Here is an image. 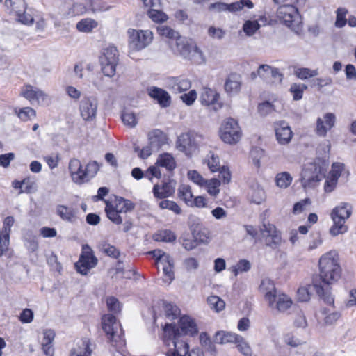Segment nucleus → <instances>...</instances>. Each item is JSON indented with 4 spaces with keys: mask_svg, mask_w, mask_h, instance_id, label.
<instances>
[{
    "mask_svg": "<svg viewBox=\"0 0 356 356\" xmlns=\"http://www.w3.org/2000/svg\"><path fill=\"white\" fill-rule=\"evenodd\" d=\"M319 277L312 280V286L316 293L328 305L334 303L330 292V285L337 282L341 276V268L339 263V257L336 251H330L319 259Z\"/></svg>",
    "mask_w": 356,
    "mask_h": 356,
    "instance_id": "obj_1",
    "label": "nucleus"
},
{
    "mask_svg": "<svg viewBox=\"0 0 356 356\" xmlns=\"http://www.w3.org/2000/svg\"><path fill=\"white\" fill-rule=\"evenodd\" d=\"M157 31L161 36H165L169 39H175V45L172 44V49L184 59L198 65L205 61L203 52L197 47L195 42L180 37L177 31L169 26H159Z\"/></svg>",
    "mask_w": 356,
    "mask_h": 356,
    "instance_id": "obj_2",
    "label": "nucleus"
},
{
    "mask_svg": "<svg viewBox=\"0 0 356 356\" xmlns=\"http://www.w3.org/2000/svg\"><path fill=\"white\" fill-rule=\"evenodd\" d=\"M102 327L107 339L116 350L113 356H127L124 350L126 342L121 324L113 314H105L102 318Z\"/></svg>",
    "mask_w": 356,
    "mask_h": 356,
    "instance_id": "obj_3",
    "label": "nucleus"
},
{
    "mask_svg": "<svg viewBox=\"0 0 356 356\" xmlns=\"http://www.w3.org/2000/svg\"><path fill=\"white\" fill-rule=\"evenodd\" d=\"M172 341L173 349L167 353V356H186L189 352V346L175 324L165 323L163 327V341L168 346Z\"/></svg>",
    "mask_w": 356,
    "mask_h": 356,
    "instance_id": "obj_4",
    "label": "nucleus"
},
{
    "mask_svg": "<svg viewBox=\"0 0 356 356\" xmlns=\"http://www.w3.org/2000/svg\"><path fill=\"white\" fill-rule=\"evenodd\" d=\"M279 22L296 33L301 30V17L298 9L290 4L280 6L277 10Z\"/></svg>",
    "mask_w": 356,
    "mask_h": 356,
    "instance_id": "obj_5",
    "label": "nucleus"
},
{
    "mask_svg": "<svg viewBox=\"0 0 356 356\" xmlns=\"http://www.w3.org/2000/svg\"><path fill=\"white\" fill-rule=\"evenodd\" d=\"M101 69L103 74L108 77H113L116 72V66L119 62V54L114 46H108L104 49L99 56Z\"/></svg>",
    "mask_w": 356,
    "mask_h": 356,
    "instance_id": "obj_6",
    "label": "nucleus"
},
{
    "mask_svg": "<svg viewBox=\"0 0 356 356\" xmlns=\"http://www.w3.org/2000/svg\"><path fill=\"white\" fill-rule=\"evenodd\" d=\"M129 47L133 51H140L152 41L153 33L149 30L129 29L127 31Z\"/></svg>",
    "mask_w": 356,
    "mask_h": 356,
    "instance_id": "obj_7",
    "label": "nucleus"
},
{
    "mask_svg": "<svg viewBox=\"0 0 356 356\" xmlns=\"http://www.w3.org/2000/svg\"><path fill=\"white\" fill-rule=\"evenodd\" d=\"M5 6L10 14L16 17V20L25 25H31L34 18L26 10V3L24 0H6Z\"/></svg>",
    "mask_w": 356,
    "mask_h": 356,
    "instance_id": "obj_8",
    "label": "nucleus"
},
{
    "mask_svg": "<svg viewBox=\"0 0 356 356\" xmlns=\"http://www.w3.org/2000/svg\"><path fill=\"white\" fill-rule=\"evenodd\" d=\"M241 129L238 122L233 118L226 119L221 124L220 137L223 142L234 145L241 138Z\"/></svg>",
    "mask_w": 356,
    "mask_h": 356,
    "instance_id": "obj_9",
    "label": "nucleus"
},
{
    "mask_svg": "<svg viewBox=\"0 0 356 356\" xmlns=\"http://www.w3.org/2000/svg\"><path fill=\"white\" fill-rule=\"evenodd\" d=\"M98 263V259L94 254L91 248L86 244L82 246V251L77 262L75 263V268L78 273L86 275L89 270L94 268Z\"/></svg>",
    "mask_w": 356,
    "mask_h": 356,
    "instance_id": "obj_10",
    "label": "nucleus"
},
{
    "mask_svg": "<svg viewBox=\"0 0 356 356\" xmlns=\"http://www.w3.org/2000/svg\"><path fill=\"white\" fill-rule=\"evenodd\" d=\"M202 142V137L195 133H184L181 134L177 140V148L191 156Z\"/></svg>",
    "mask_w": 356,
    "mask_h": 356,
    "instance_id": "obj_11",
    "label": "nucleus"
},
{
    "mask_svg": "<svg viewBox=\"0 0 356 356\" xmlns=\"http://www.w3.org/2000/svg\"><path fill=\"white\" fill-rule=\"evenodd\" d=\"M250 76L252 79H255L257 76H259L266 83L275 84L282 82L283 74L280 72L277 68L264 64L259 65L256 72H252Z\"/></svg>",
    "mask_w": 356,
    "mask_h": 356,
    "instance_id": "obj_12",
    "label": "nucleus"
},
{
    "mask_svg": "<svg viewBox=\"0 0 356 356\" xmlns=\"http://www.w3.org/2000/svg\"><path fill=\"white\" fill-rule=\"evenodd\" d=\"M321 168L315 163L306 165L301 174V183L304 188H312L321 180Z\"/></svg>",
    "mask_w": 356,
    "mask_h": 356,
    "instance_id": "obj_13",
    "label": "nucleus"
},
{
    "mask_svg": "<svg viewBox=\"0 0 356 356\" xmlns=\"http://www.w3.org/2000/svg\"><path fill=\"white\" fill-rule=\"evenodd\" d=\"M98 103L95 97H83L79 104V111L86 121H92L97 115Z\"/></svg>",
    "mask_w": 356,
    "mask_h": 356,
    "instance_id": "obj_14",
    "label": "nucleus"
},
{
    "mask_svg": "<svg viewBox=\"0 0 356 356\" xmlns=\"http://www.w3.org/2000/svg\"><path fill=\"white\" fill-rule=\"evenodd\" d=\"M220 95L214 90L209 88H203L200 100L202 105L212 106L214 111H218L222 107V104L219 101Z\"/></svg>",
    "mask_w": 356,
    "mask_h": 356,
    "instance_id": "obj_15",
    "label": "nucleus"
},
{
    "mask_svg": "<svg viewBox=\"0 0 356 356\" xmlns=\"http://www.w3.org/2000/svg\"><path fill=\"white\" fill-rule=\"evenodd\" d=\"M276 140L280 145H287L293 137V132L289 124L284 121L275 124Z\"/></svg>",
    "mask_w": 356,
    "mask_h": 356,
    "instance_id": "obj_16",
    "label": "nucleus"
},
{
    "mask_svg": "<svg viewBox=\"0 0 356 356\" xmlns=\"http://www.w3.org/2000/svg\"><path fill=\"white\" fill-rule=\"evenodd\" d=\"M167 87L172 92L179 94L189 90L191 81L184 76L170 77L167 81Z\"/></svg>",
    "mask_w": 356,
    "mask_h": 356,
    "instance_id": "obj_17",
    "label": "nucleus"
},
{
    "mask_svg": "<svg viewBox=\"0 0 356 356\" xmlns=\"http://www.w3.org/2000/svg\"><path fill=\"white\" fill-rule=\"evenodd\" d=\"M177 328L184 335L195 337L198 334V327L195 319L188 315L180 317Z\"/></svg>",
    "mask_w": 356,
    "mask_h": 356,
    "instance_id": "obj_18",
    "label": "nucleus"
},
{
    "mask_svg": "<svg viewBox=\"0 0 356 356\" xmlns=\"http://www.w3.org/2000/svg\"><path fill=\"white\" fill-rule=\"evenodd\" d=\"M335 115L327 113L323 118H318L316 120V133L318 136L325 137L328 131L334 125Z\"/></svg>",
    "mask_w": 356,
    "mask_h": 356,
    "instance_id": "obj_19",
    "label": "nucleus"
},
{
    "mask_svg": "<svg viewBox=\"0 0 356 356\" xmlns=\"http://www.w3.org/2000/svg\"><path fill=\"white\" fill-rule=\"evenodd\" d=\"M176 182L174 180H170L163 183L161 185L155 184L152 189L154 197L157 199L165 200L171 197L175 192Z\"/></svg>",
    "mask_w": 356,
    "mask_h": 356,
    "instance_id": "obj_20",
    "label": "nucleus"
},
{
    "mask_svg": "<svg viewBox=\"0 0 356 356\" xmlns=\"http://www.w3.org/2000/svg\"><path fill=\"white\" fill-rule=\"evenodd\" d=\"M147 93L163 108L168 107L171 104L170 95L162 88L152 86L147 88Z\"/></svg>",
    "mask_w": 356,
    "mask_h": 356,
    "instance_id": "obj_21",
    "label": "nucleus"
},
{
    "mask_svg": "<svg viewBox=\"0 0 356 356\" xmlns=\"http://www.w3.org/2000/svg\"><path fill=\"white\" fill-rule=\"evenodd\" d=\"M259 291L264 295V299L268 305L273 304L275 296L279 293L277 291L274 282L268 278L262 280L259 286Z\"/></svg>",
    "mask_w": 356,
    "mask_h": 356,
    "instance_id": "obj_22",
    "label": "nucleus"
},
{
    "mask_svg": "<svg viewBox=\"0 0 356 356\" xmlns=\"http://www.w3.org/2000/svg\"><path fill=\"white\" fill-rule=\"evenodd\" d=\"M333 225L329 229V233L332 236H337L339 234H343L348 232V227L346 225L344 217H339L336 212L330 213Z\"/></svg>",
    "mask_w": 356,
    "mask_h": 356,
    "instance_id": "obj_23",
    "label": "nucleus"
},
{
    "mask_svg": "<svg viewBox=\"0 0 356 356\" xmlns=\"http://www.w3.org/2000/svg\"><path fill=\"white\" fill-rule=\"evenodd\" d=\"M163 263L161 264V265L156 266L157 268L160 270L162 269L163 276L162 280L164 283L167 284H170L173 280L175 279V273H174V261L172 258L168 259L167 257L163 259Z\"/></svg>",
    "mask_w": 356,
    "mask_h": 356,
    "instance_id": "obj_24",
    "label": "nucleus"
},
{
    "mask_svg": "<svg viewBox=\"0 0 356 356\" xmlns=\"http://www.w3.org/2000/svg\"><path fill=\"white\" fill-rule=\"evenodd\" d=\"M90 340L84 338L79 340L70 351V356H91L92 348Z\"/></svg>",
    "mask_w": 356,
    "mask_h": 356,
    "instance_id": "obj_25",
    "label": "nucleus"
},
{
    "mask_svg": "<svg viewBox=\"0 0 356 356\" xmlns=\"http://www.w3.org/2000/svg\"><path fill=\"white\" fill-rule=\"evenodd\" d=\"M272 305L268 306L273 309H276L280 312H284L289 309L292 305V300L290 297L284 293H279L275 296V300L273 301Z\"/></svg>",
    "mask_w": 356,
    "mask_h": 356,
    "instance_id": "obj_26",
    "label": "nucleus"
},
{
    "mask_svg": "<svg viewBox=\"0 0 356 356\" xmlns=\"http://www.w3.org/2000/svg\"><path fill=\"white\" fill-rule=\"evenodd\" d=\"M191 230L196 242L207 243L209 239L210 232L202 223H193L191 227Z\"/></svg>",
    "mask_w": 356,
    "mask_h": 356,
    "instance_id": "obj_27",
    "label": "nucleus"
},
{
    "mask_svg": "<svg viewBox=\"0 0 356 356\" xmlns=\"http://www.w3.org/2000/svg\"><path fill=\"white\" fill-rule=\"evenodd\" d=\"M149 145L158 151L167 141L166 135L160 129H154L148 134Z\"/></svg>",
    "mask_w": 356,
    "mask_h": 356,
    "instance_id": "obj_28",
    "label": "nucleus"
},
{
    "mask_svg": "<svg viewBox=\"0 0 356 356\" xmlns=\"http://www.w3.org/2000/svg\"><path fill=\"white\" fill-rule=\"evenodd\" d=\"M241 87V76L236 74H230L225 83V90L229 94L238 93Z\"/></svg>",
    "mask_w": 356,
    "mask_h": 356,
    "instance_id": "obj_29",
    "label": "nucleus"
},
{
    "mask_svg": "<svg viewBox=\"0 0 356 356\" xmlns=\"http://www.w3.org/2000/svg\"><path fill=\"white\" fill-rule=\"evenodd\" d=\"M56 214L63 220L70 222H74L76 220V211L63 204H58L56 208Z\"/></svg>",
    "mask_w": 356,
    "mask_h": 356,
    "instance_id": "obj_30",
    "label": "nucleus"
},
{
    "mask_svg": "<svg viewBox=\"0 0 356 356\" xmlns=\"http://www.w3.org/2000/svg\"><path fill=\"white\" fill-rule=\"evenodd\" d=\"M238 336L239 334L234 332L220 330L216 332L214 340L216 343L222 345L226 343H235Z\"/></svg>",
    "mask_w": 356,
    "mask_h": 356,
    "instance_id": "obj_31",
    "label": "nucleus"
},
{
    "mask_svg": "<svg viewBox=\"0 0 356 356\" xmlns=\"http://www.w3.org/2000/svg\"><path fill=\"white\" fill-rule=\"evenodd\" d=\"M156 165L165 168L168 171H172L177 166L175 160L172 154L163 153L158 156Z\"/></svg>",
    "mask_w": 356,
    "mask_h": 356,
    "instance_id": "obj_32",
    "label": "nucleus"
},
{
    "mask_svg": "<svg viewBox=\"0 0 356 356\" xmlns=\"http://www.w3.org/2000/svg\"><path fill=\"white\" fill-rule=\"evenodd\" d=\"M161 305L167 319L172 321L179 316L180 309L176 305L167 301H161Z\"/></svg>",
    "mask_w": 356,
    "mask_h": 356,
    "instance_id": "obj_33",
    "label": "nucleus"
},
{
    "mask_svg": "<svg viewBox=\"0 0 356 356\" xmlns=\"http://www.w3.org/2000/svg\"><path fill=\"white\" fill-rule=\"evenodd\" d=\"M105 212L107 217L113 223L116 225L122 223V218L120 216L122 213L115 209L113 203L106 201Z\"/></svg>",
    "mask_w": 356,
    "mask_h": 356,
    "instance_id": "obj_34",
    "label": "nucleus"
},
{
    "mask_svg": "<svg viewBox=\"0 0 356 356\" xmlns=\"http://www.w3.org/2000/svg\"><path fill=\"white\" fill-rule=\"evenodd\" d=\"M113 204L115 209L121 213L131 211L135 208V204L131 200L122 197H116Z\"/></svg>",
    "mask_w": 356,
    "mask_h": 356,
    "instance_id": "obj_35",
    "label": "nucleus"
},
{
    "mask_svg": "<svg viewBox=\"0 0 356 356\" xmlns=\"http://www.w3.org/2000/svg\"><path fill=\"white\" fill-rule=\"evenodd\" d=\"M178 197L182 200L188 206L192 207L193 195L191 187L187 184H181L178 188Z\"/></svg>",
    "mask_w": 356,
    "mask_h": 356,
    "instance_id": "obj_36",
    "label": "nucleus"
},
{
    "mask_svg": "<svg viewBox=\"0 0 356 356\" xmlns=\"http://www.w3.org/2000/svg\"><path fill=\"white\" fill-rule=\"evenodd\" d=\"M352 209L351 204L347 202H341L335 207L331 213L336 212L339 217H344V220H347L352 214Z\"/></svg>",
    "mask_w": 356,
    "mask_h": 356,
    "instance_id": "obj_37",
    "label": "nucleus"
},
{
    "mask_svg": "<svg viewBox=\"0 0 356 356\" xmlns=\"http://www.w3.org/2000/svg\"><path fill=\"white\" fill-rule=\"evenodd\" d=\"M97 22L92 19L86 18L81 19L76 24V29L80 32L89 33L97 26Z\"/></svg>",
    "mask_w": 356,
    "mask_h": 356,
    "instance_id": "obj_38",
    "label": "nucleus"
},
{
    "mask_svg": "<svg viewBox=\"0 0 356 356\" xmlns=\"http://www.w3.org/2000/svg\"><path fill=\"white\" fill-rule=\"evenodd\" d=\"M238 350L244 356H252V350L248 341L241 335L235 342Z\"/></svg>",
    "mask_w": 356,
    "mask_h": 356,
    "instance_id": "obj_39",
    "label": "nucleus"
},
{
    "mask_svg": "<svg viewBox=\"0 0 356 356\" xmlns=\"http://www.w3.org/2000/svg\"><path fill=\"white\" fill-rule=\"evenodd\" d=\"M293 178L287 172L277 173L275 177L276 185L281 188H286L291 184Z\"/></svg>",
    "mask_w": 356,
    "mask_h": 356,
    "instance_id": "obj_40",
    "label": "nucleus"
},
{
    "mask_svg": "<svg viewBox=\"0 0 356 356\" xmlns=\"http://www.w3.org/2000/svg\"><path fill=\"white\" fill-rule=\"evenodd\" d=\"M207 303L209 307L216 312L223 310L225 307L224 300L217 296H211L208 297Z\"/></svg>",
    "mask_w": 356,
    "mask_h": 356,
    "instance_id": "obj_41",
    "label": "nucleus"
},
{
    "mask_svg": "<svg viewBox=\"0 0 356 356\" xmlns=\"http://www.w3.org/2000/svg\"><path fill=\"white\" fill-rule=\"evenodd\" d=\"M161 209H168L173 212L176 215H180L182 213L181 207L177 202L167 199L161 200L159 204Z\"/></svg>",
    "mask_w": 356,
    "mask_h": 356,
    "instance_id": "obj_42",
    "label": "nucleus"
},
{
    "mask_svg": "<svg viewBox=\"0 0 356 356\" xmlns=\"http://www.w3.org/2000/svg\"><path fill=\"white\" fill-rule=\"evenodd\" d=\"M205 162L211 172H218L221 166L220 165L219 157L213 152H209L205 159Z\"/></svg>",
    "mask_w": 356,
    "mask_h": 356,
    "instance_id": "obj_43",
    "label": "nucleus"
},
{
    "mask_svg": "<svg viewBox=\"0 0 356 356\" xmlns=\"http://www.w3.org/2000/svg\"><path fill=\"white\" fill-rule=\"evenodd\" d=\"M200 343L207 351L211 354L216 353V348L213 343L211 341L209 336L207 332H202L200 334Z\"/></svg>",
    "mask_w": 356,
    "mask_h": 356,
    "instance_id": "obj_44",
    "label": "nucleus"
},
{
    "mask_svg": "<svg viewBox=\"0 0 356 356\" xmlns=\"http://www.w3.org/2000/svg\"><path fill=\"white\" fill-rule=\"evenodd\" d=\"M318 74L319 72L317 69L311 70L306 67L298 68L295 71L296 76L302 80H305L310 77H314L318 75Z\"/></svg>",
    "mask_w": 356,
    "mask_h": 356,
    "instance_id": "obj_45",
    "label": "nucleus"
},
{
    "mask_svg": "<svg viewBox=\"0 0 356 356\" xmlns=\"http://www.w3.org/2000/svg\"><path fill=\"white\" fill-rule=\"evenodd\" d=\"M149 17L154 22H163L168 19L167 15L160 10L159 8H150L147 13Z\"/></svg>",
    "mask_w": 356,
    "mask_h": 356,
    "instance_id": "obj_46",
    "label": "nucleus"
},
{
    "mask_svg": "<svg viewBox=\"0 0 356 356\" xmlns=\"http://www.w3.org/2000/svg\"><path fill=\"white\" fill-rule=\"evenodd\" d=\"M307 89V86L302 83H293L290 87V92L293 95L294 100L298 101L302 98L303 92Z\"/></svg>",
    "mask_w": 356,
    "mask_h": 356,
    "instance_id": "obj_47",
    "label": "nucleus"
},
{
    "mask_svg": "<svg viewBox=\"0 0 356 356\" xmlns=\"http://www.w3.org/2000/svg\"><path fill=\"white\" fill-rule=\"evenodd\" d=\"M244 6L248 8H253V3L250 0H240L232 3L228 4L227 11L234 13L241 10Z\"/></svg>",
    "mask_w": 356,
    "mask_h": 356,
    "instance_id": "obj_48",
    "label": "nucleus"
},
{
    "mask_svg": "<svg viewBox=\"0 0 356 356\" xmlns=\"http://www.w3.org/2000/svg\"><path fill=\"white\" fill-rule=\"evenodd\" d=\"M154 238L158 241L172 242L175 241L176 236L172 231L165 229L155 234Z\"/></svg>",
    "mask_w": 356,
    "mask_h": 356,
    "instance_id": "obj_49",
    "label": "nucleus"
},
{
    "mask_svg": "<svg viewBox=\"0 0 356 356\" xmlns=\"http://www.w3.org/2000/svg\"><path fill=\"white\" fill-rule=\"evenodd\" d=\"M204 185L207 186V192L212 196H216L219 192V186H220V181L218 179H211L207 180Z\"/></svg>",
    "mask_w": 356,
    "mask_h": 356,
    "instance_id": "obj_50",
    "label": "nucleus"
},
{
    "mask_svg": "<svg viewBox=\"0 0 356 356\" xmlns=\"http://www.w3.org/2000/svg\"><path fill=\"white\" fill-rule=\"evenodd\" d=\"M259 28V24L255 20H247L243 26V30L248 36L253 35Z\"/></svg>",
    "mask_w": 356,
    "mask_h": 356,
    "instance_id": "obj_51",
    "label": "nucleus"
},
{
    "mask_svg": "<svg viewBox=\"0 0 356 356\" xmlns=\"http://www.w3.org/2000/svg\"><path fill=\"white\" fill-rule=\"evenodd\" d=\"M100 250L107 256L115 259L118 258L120 255V252L118 249H117L114 245L108 243L102 244Z\"/></svg>",
    "mask_w": 356,
    "mask_h": 356,
    "instance_id": "obj_52",
    "label": "nucleus"
},
{
    "mask_svg": "<svg viewBox=\"0 0 356 356\" xmlns=\"http://www.w3.org/2000/svg\"><path fill=\"white\" fill-rule=\"evenodd\" d=\"M37 88L29 84L25 85L22 88L21 95L33 104L34 103V96Z\"/></svg>",
    "mask_w": 356,
    "mask_h": 356,
    "instance_id": "obj_53",
    "label": "nucleus"
},
{
    "mask_svg": "<svg viewBox=\"0 0 356 356\" xmlns=\"http://www.w3.org/2000/svg\"><path fill=\"white\" fill-rule=\"evenodd\" d=\"M348 13V10L345 8H339L337 10V18L335 22V26L338 28L343 27L346 23L347 19L346 15Z\"/></svg>",
    "mask_w": 356,
    "mask_h": 356,
    "instance_id": "obj_54",
    "label": "nucleus"
},
{
    "mask_svg": "<svg viewBox=\"0 0 356 356\" xmlns=\"http://www.w3.org/2000/svg\"><path fill=\"white\" fill-rule=\"evenodd\" d=\"M314 289L312 284L307 286L300 287L297 291L298 299L300 302H307L310 299V291Z\"/></svg>",
    "mask_w": 356,
    "mask_h": 356,
    "instance_id": "obj_55",
    "label": "nucleus"
},
{
    "mask_svg": "<svg viewBox=\"0 0 356 356\" xmlns=\"http://www.w3.org/2000/svg\"><path fill=\"white\" fill-rule=\"evenodd\" d=\"M10 245V234L3 233L0 235V257L5 255L8 250Z\"/></svg>",
    "mask_w": 356,
    "mask_h": 356,
    "instance_id": "obj_56",
    "label": "nucleus"
},
{
    "mask_svg": "<svg viewBox=\"0 0 356 356\" xmlns=\"http://www.w3.org/2000/svg\"><path fill=\"white\" fill-rule=\"evenodd\" d=\"M36 115L35 111L31 107H25L22 109L18 113V117L23 121H27L33 118H35Z\"/></svg>",
    "mask_w": 356,
    "mask_h": 356,
    "instance_id": "obj_57",
    "label": "nucleus"
},
{
    "mask_svg": "<svg viewBox=\"0 0 356 356\" xmlns=\"http://www.w3.org/2000/svg\"><path fill=\"white\" fill-rule=\"evenodd\" d=\"M50 98L43 90L37 88L34 96V102L39 104H48L50 102Z\"/></svg>",
    "mask_w": 356,
    "mask_h": 356,
    "instance_id": "obj_58",
    "label": "nucleus"
},
{
    "mask_svg": "<svg viewBox=\"0 0 356 356\" xmlns=\"http://www.w3.org/2000/svg\"><path fill=\"white\" fill-rule=\"evenodd\" d=\"M188 177L193 182L200 186H204L207 182V180L196 170H189Z\"/></svg>",
    "mask_w": 356,
    "mask_h": 356,
    "instance_id": "obj_59",
    "label": "nucleus"
},
{
    "mask_svg": "<svg viewBox=\"0 0 356 356\" xmlns=\"http://www.w3.org/2000/svg\"><path fill=\"white\" fill-rule=\"evenodd\" d=\"M99 169V165L98 163L95 161H92L89 162L87 165L86 166L85 170L86 173V177L88 179V181L91 177H93L97 172H98Z\"/></svg>",
    "mask_w": 356,
    "mask_h": 356,
    "instance_id": "obj_60",
    "label": "nucleus"
},
{
    "mask_svg": "<svg viewBox=\"0 0 356 356\" xmlns=\"http://www.w3.org/2000/svg\"><path fill=\"white\" fill-rule=\"evenodd\" d=\"M81 161L77 159H72L70 160L69 163V170L72 179H79V176H76L77 175L75 172L81 167Z\"/></svg>",
    "mask_w": 356,
    "mask_h": 356,
    "instance_id": "obj_61",
    "label": "nucleus"
},
{
    "mask_svg": "<svg viewBox=\"0 0 356 356\" xmlns=\"http://www.w3.org/2000/svg\"><path fill=\"white\" fill-rule=\"evenodd\" d=\"M106 305L108 310L114 313L120 312L121 310L120 303L115 297L107 298Z\"/></svg>",
    "mask_w": 356,
    "mask_h": 356,
    "instance_id": "obj_62",
    "label": "nucleus"
},
{
    "mask_svg": "<svg viewBox=\"0 0 356 356\" xmlns=\"http://www.w3.org/2000/svg\"><path fill=\"white\" fill-rule=\"evenodd\" d=\"M122 120L124 124L134 127L137 122L134 113L124 111L122 115Z\"/></svg>",
    "mask_w": 356,
    "mask_h": 356,
    "instance_id": "obj_63",
    "label": "nucleus"
},
{
    "mask_svg": "<svg viewBox=\"0 0 356 356\" xmlns=\"http://www.w3.org/2000/svg\"><path fill=\"white\" fill-rule=\"evenodd\" d=\"M182 102L188 106L192 105L197 99V92L195 90H190L180 97Z\"/></svg>",
    "mask_w": 356,
    "mask_h": 356,
    "instance_id": "obj_64",
    "label": "nucleus"
}]
</instances>
